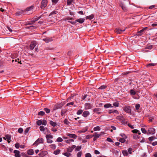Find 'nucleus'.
Returning <instances> with one entry per match:
<instances>
[{"label": "nucleus", "mask_w": 157, "mask_h": 157, "mask_svg": "<svg viewBox=\"0 0 157 157\" xmlns=\"http://www.w3.org/2000/svg\"><path fill=\"white\" fill-rule=\"evenodd\" d=\"M73 150L71 147H69L67 148V151L70 153L72 152Z\"/></svg>", "instance_id": "obj_33"}, {"label": "nucleus", "mask_w": 157, "mask_h": 157, "mask_svg": "<svg viewBox=\"0 0 157 157\" xmlns=\"http://www.w3.org/2000/svg\"><path fill=\"white\" fill-rule=\"evenodd\" d=\"M48 154V152L47 151H43L41 153H40L39 155L40 157H43L45 156L46 155Z\"/></svg>", "instance_id": "obj_16"}, {"label": "nucleus", "mask_w": 157, "mask_h": 157, "mask_svg": "<svg viewBox=\"0 0 157 157\" xmlns=\"http://www.w3.org/2000/svg\"><path fill=\"white\" fill-rule=\"evenodd\" d=\"M148 132L149 133L153 135L155 133V129L153 128H150L148 129Z\"/></svg>", "instance_id": "obj_8"}, {"label": "nucleus", "mask_w": 157, "mask_h": 157, "mask_svg": "<svg viewBox=\"0 0 157 157\" xmlns=\"http://www.w3.org/2000/svg\"><path fill=\"white\" fill-rule=\"evenodd\" d=\"M101 109L99 108H95L94 109L93 111L97 114H100L101 113Z\"/></svg>", "instance_id": "obj_10"}, {"label": "nucleus", "mask_w": 157, "mask_h": 157, "mask_svg": "<svg viewBox=\"0 0 157 157\" xmlns=\"http://www.w3.org/2000/svg\"><path fill=\"white\" fill-rule=\"evenodd\" d=\"M82 152L81 151L78 152L77 154V157H80L82 155Z\"/></svg>", "instance_id": "obj_60"}, {"label": "nucleus", "mask_w": 157, "mask_h": 157, "mask_svg": "<svg viewBox=\"0 0 157 157\" xmlns=\"http://www.w3.org/2000/svg\"><path fill=\"white\" fill-rule=\"evenodd\" d=\"M45 114L44 112L43 111H41L39 112L38 113V115L40 116H43Z\"/></svg>", "instance_id": "obj_45"}, {"label": "nucleus", "mask_w": 157, "mask_h": 157, "mask_svg": "<svg viewBox=\"0 0 157 157\" xmlns=\"http://www.w3.org/2000/svg\"><path fill=\"white\" fill-rule=\"evenodd\" d=\"M18 132L21 133L23 132V129H22V128H19V129L18 130Z\"/></svg>", "instance_id": "obj_55"}, {"label": "nucleus", "mask_w": 157, "mask_h": 157, "mask_svg": "<svg viewBox=\"0 0 157 157\" xmlns=\"http://www.w3.org/2000/svg\"><path fill=\"white\" fill-rule=\"evenodd\" d=\"M27 154L30 155H32L34 153V151L33 149L29 150L27 151Z\"/></svg>", "instance_id": "obj_24"}, {"label": "nucleus", "mask_w": 157, "mask_h": 157, "mask_svg": "<svg viewBox=\"0 0 157 157\" xmlns=\"http://www.w3.org/2000/svg\"><path fill=\"white\" fill-rule=\"evenodd\" d=\"M60 108V107H59V106L58 105H56L54 106V107L53 108V110H55L56 109H58Z\"/></svg>", "instance_id": "obj_48"}, {"label": "nucleus", "mask_w": 157, "mask_h": 157, "mask_svg": "<svg viewBox=\"0 0 157 157\" xmlns=\"http://www.w3.org/2000/svg\"><path fill=\"white\" fill-rule=\"evenodd\" d=\"M46 139H47V142L48 143H52L53 142L52 140L51 139H50L49 138H46Z\"/></svg>", "instance_id": "obj_54"}, {"label": "nucleus", "mask_w": 157, "mask_h": 157, "mask_svg": "<svg viewBox=\"0 0 157 157\" xmlns=\"http://www.w3.org/2000/svg\"><path fill=\"white\" fill-rule=\"evenodd\" d=\"M125 30V29L123 30L120 29H116L115 30V32L118 34H121L122 32H124Z\"/></svg>", "instance_id": "obj_17"}, {"label": "nucleus", "mask_w": 157, "mask_h": 157, "mask_svg": "<svg viewBox=\"0 0 157 157\" xmlns=\"http://www.w3.org/2000/svg\"><path fill=\"white\" fill-rule=\"evenodd\" d=\"M104 107L105 108L107 109L109 108H113V106H112V104H111L107 103L104 105Z\"/></svg>", "instance_id": "obj_19"}, {"label": "nucleus", "mask_w": 157, "mask_h": 157, "mask_svg": "<svg viewBox=\"0 0 157 157\" xmlns=\"http://www.w3.org/2000/svg\"><path fill=\"white\" fill-rule=\"evenodd\" d=\"M101 135V133L98 134L97 132H95L94 134V135L92 136H95L97 139Z\"/></svg>", "instance_id": "obj_29"}, {"label": "nucleus", "mask_w": 157, "mask_h": 157, "mask_svg": "<svg viewBox=\"0 0 157 157\" xmlns=\"http://www.w3.org/2000/svg\"><path fill=\"white\" fill-rule=\"evenodd\" d=\"M74 3V0H67V4L68 6L73 5Z\"/></svg>", "instance_id": "obj_23"}, {"label": "nucleus", "mask_w": 157, "mask_h": 157, "mask_svg": "<svg viewBox=\"0 0 157 157\" xmlns=\"http://www.w3.org/2000/svg\"><path fill=\"white\" fill-rule=\"evenodd\" d=\"M30 128L29 127V128H28L26 129L25 130V134H26L27 133L29 132V130Z\"/></svg>", "instance_id": "obj_61"}, {"label": "nucleus", "mask_w": 157, "mask_h": 157, "mask_svg": "<svg viewBox=\"0 0 157 157\" xmlns=\"http://www.w3.org/2000/svg\"><path fill=\"white\" fill-rule=\"evenodd\" d=\"M45 128L43 126H41L40 127V129L41 131L43 132Z\"/></svg>", "instance_id": "obj_53"}, {"label": "nucleus", "mask_w": 157, "mask_h": 157, "mask_svg": "<svg viewBox=\"0 0 157 157\" xmlns=\"http://www.w3.org/2000/svg\"><path fill=\"white\" fill-rule=\"evenodd\" d=\"M50 124L53 127H55L57 125L56 123L55 122L52 121H50Z\"/></svg>", "instance_id": "obj_30"}, {"label": "nucleus", "mask_w": 157, "mask_h": 157, "mask_svg": "<svg viewBox=\"0 0 157 157\" xmlns=\"http://www.w3.org/2000/svg\"><path fill=\"white\" fill-rule=\"evenodd\" d=\"M107 140L109 142H113V141L110 138H107Z\"/></svg>", "instance_id": "obj_62"}, {"label": "nucleus", "mask_w": 157, "mask_h": 157, "mask_svg": "<svg viewBox=\"0 0 157 157\" xmlns=\"http://www.w3.org/2000/svg\"><path fill=\"white\" fill-rule=\"evenodd\" d=\"M62 155L67 157H69L72 156V155L70 153L67 151L66 152L63 153Z\"/></svg>", "instance_id": "obj_21"}, {"label": "nucleus", "mask_w": 157, "mask_h": 157, "mask_svg": "<svg viewBox=\"0 0 157 157\" xmlns=\"http://www.w3.org/2000/svg\"><path fill=\"white\" fill-rule=\"evenodd\" d=\"M90 115V113L89 111H85L83 112L82 116L84 117H86Z\"/></svg>", "instance_id": "obj_9"}, {"label": "nucleus", "mask_w": 157, "mask_h": 157, "mask_svg": "<svg viewBox=\"0 0 157 157\" xmlns=\"http://www.w3.org/2000/svg\"><path fill=\"white\" fill-rule=\"evenodd\" d=\"M50 147L52 149H55L56 148V145L55 144H52L50 145Z\"/></svg>", "instance_id": "obj_50"}, {"label": "nucleus", "mask_w": 157, "mask_h": 157, "mask_svg": "<svg viewBox=\"0 0 157 157\" xmlns=\"http://www.w3.org/2000/svg\"><path fill=\"white\" fill-rule=\"evenodd\" d=\"M136 94V92L133 90H130V94L131 95H135Z\"/></svg>", "instance_id": "obj_41"}, {"label": "nucleus", "mask_w": 157, "mask_h": 157, "mask_svg": "<svg viewBox=\"0 0 157 157\" xmlns=\"http://www.w3.org/2000/svg\"><path fill=\"white\" fill-rule=\"evenodd\" d=\"M156 65L155 64L151 63L148 64L147 65V67H151V66H155Z\"/></svg>", "instance_id": "obj_59"}, {"label": "nucleus", "mask_w": 157, "mask_h": 157, "mask_svg": "<svg viewBox=\"0 0 157 157\" xmlns=\"http://www.w3.org/2000/svg\"><path fill=\"white\" fill-rule=\"evenodd\" d=\"M44 110L46 112V113H48L50 112V110L48 108H45L44 109Z\"/></svg>", "instance_id": "obj_51"}, {"label": "nucleus", "mask_w": 157, "mask_h": 157, "mask_svg": "<svg viewBox=\"0 0 157 157\" xmlns=\"http://www.w3.org/2000/svg\"><path fill=\"white\" fill-rule=\"evenodd\" d=\"M139 131L137 129H134L132 131V132L133 133H137Z\"/></svg>", "instance_id": "obj_63"}, {"label": "nucleus", "mask_w": 157, "mask_h": 157, "mask_svg": "<svg viewBox=\"0 0 157 157\" xmlns=\"http://www.w3.org/2000/svg\"><path fill=\"white\" fill-rule=\"evenodd\" d=\"M81 149V146H78L76 147L75 149V151H80Z\"/></svg>", "instance_id": "obj_36"}, {"label": "nucleus", "mask_w": 157, "mask_h": 157, "mask_svg": "<svg viewBox=\"0 0 157 157\" xmlns=\"http://www.w3.org/2000/svg\"><path fill=\"white\" fill-rule=\"evenodd\" d=\"M120 136L122 137L123 138H127V137L126 135L124 133H123L120 134Z\"/></svg>", "instance_id": "obj_44"}, {"label": "nucleus", "mask_w": 157, "mask_h": 157, "mask_svg": "<svg viewBox=\"0 0 157 157\" xmlns=\"http://www.w3.org/2000/svg\"><path fill=\"white\" fill-rule=\"evenodd\" d=\"M67 135L69 137L72 138L74 139H76L77 138V136L74 134L67 133Z\"/></svg>", "instance_id": "obj_7"}, {"label": "nucleus", "mask_w": 157, "mask_h": 157, "mask_svg": "<svg viewBox=\"0 0 157 157\" xmlns=\"http://www.w3.org/2000/svg\"><path fill=\"white\" fill-rule=\"evenodd\" d=\"M42 40L47 43L51 42L53 40L52 38H49L48 37L43 38Z\"/></svg>", "instance_id": "obj_15"}, {"label": "nucleus", "mask_w": 157, "mask_h": 157, "mask_svg": "<svg viewBox=\"0 0 157 157\" xmlns=\"http://www.w3.org/2000/svg\"><path fill=\"white\" fill-rule=\"evenodd\" d=\"M60 150L57 149V150H55L54 151L53 153L55 155H57L59 154L60 153Z\"/></svg>", "instance_id": "obj_31"}, {"label": "nucleus", "mask_w": 157, "mask_h": 157, "mask_svg": "<svg viewBox=\"0 0 157 157\" xmlns=\"http://www.w3.org/2000/svg\"><path fill=\"white\" fill-rule=\"evenodd\" d=\"M40 18V17H35L34 19H33L31 22H29L28 24L29 25H31L33 24L35 21H37L38 20H39Z\"/></svg>", "instance_id": "obj_11"}, {"label": "nucleus", "mask_w": 157, "mask_h": 157, "mask_svg": "<svg viewBox=\"0 0 157 157\" xmlns=\"http://www.w3.org/2000/svg\"><path fill=\"white\" fill-rule=\"evenodd\" d=\"M13 153L15 154L14 156L15 157H21L20 151L17 150L14 151Z\"/></svg>", "instance_id": "obj_14"}, {"label": "nucleus", "mask_w": 157, "mask_h": 157, "mask_svg": "<svg viewBox=\"0 0 157 157\" xmlns=\"http://www.w3.org/2000/svg\"><path fill=\"white\" fill-rule=\"evenodd\" d=\"M46 138L52 139L53 138V136L52 135L50 134H47L46 136Z\"/></svg>", "instance_id": "obj_37"}, {"label": "nucleus", "mask_w": 157, "mask_h": 157, "mask_svg": "<svg viewBox=\"0 0 157 157\" xmlns=\"http://www.w3.org/2000/svg\"><path fill=\"white\" fill-rule=\"evenodd\" d=\"M119 5L124 11L126 12L127 10V8L125 6V3L124 2H121L119 3Z\"/></svg>", "instance_id": "obj_3"}, {"label": "nucleus", "mask_w": 157, "mask_h": 157, "mask_svg": "<svg viewBox=\"0 0 157 157\" xmlns=\"http://www.w3.org/2000/svg\"><path fill=\"white\" fill-rule=\"evenodd\" d=\"M85 109L87 110L91 108V105L90 103H86L84 105Z\"/></svg>", "instance_id": "obj_13"}, {"label": "nucleus", "mask_w": 157, "mask_h": 157, "mask_svg": "<svg viewBox=\"0 0 157 157\" xmlns=\"http://www.w3.org/2000/svg\"><path fill=\"white\" fill-rule=\"evenodd\" d=\"M126 138H121L119 140V141L121 143H124L126 140H125Z\"/></svg>", "instance_id": "obj_35"}, {"label": "nucleus", "mask_w": 157, "mask_h": 157, "mask_svg": "<svg viewBox=\"0 0 157 157\" xmlns=\"http://www.w3.org/2000/svg\"><path fill=\"white\" fill-rule=\"evenodd\" d=\"M122 153L124 156H127L128 155V151L126 150H124L122 151Z\"/></svg>", "instance_id": "obj_25"}, {"label": "nucleus", "mask_w": 157, "mask_h": 157, "mask_svg": "<svg viewBox=\"0 0 157 157\" xmlns=\"http://www.w3.org/2000/svg\"><path fill=\"white\" fill-rule=\"evenodd\" d=\"M42 124L44 125H46L47 124V121L45 120H43L42 121Z\"/></svg>", "instance_id": "obj_58"}, {"label": "nucleus", "mask_w": 157, "mask_h": 157, "mask_svg": "<svg viewBox=\"0 0 157 157\" xmlns=\"http://www.w3.org/2000/svg\"><path fill=\"white\" fill-rule=\"evenodd\" d=\"M83 111L82 109H79V110H78L77 111V112L76 113V114L77 115H78L81 114L82 113Z\"/></svg>", "instance_id": "obj_38"}, {"label": "nucleus", "mask_w": 157, "mask_h": 157, "mask_svg": "<svg viewBox=\"0 0 157 157\" xmlns=\"http://www.w3.org/2000/svg\"><path fill=\"white\" fill-rule=\"evenodd\" d=\"M128 153L130 154H132V148H129L128 149Z\"/></svg>", "instance_id": "obj_47"}, {"label": "nucleus", "mask_w": 157, "mask_h": 157, "mask_svg": "<svg viewBox=\"0 0 157 157\" xmlns=\"http://www.w3.org/2000/svg\"><path fill=\"white\" fill-rule=\"evenodd\" d=\"M123 110L127 113H131V110L129 106H125Z\"/></svg>", "instance_id": "obj_6"}, {"label": "nucleus", "mask_w": 157, "mask_h": 157, "mask_svg": "<svg viewBox=\"0 0 157 157\" xmlns=\"http://www.w3.org/2000/svg\"><path fill=\"white\" fill-rule=\"evenodd\" d=\"M141 131H142V133H143L144 134L146 133L147 131L145 130V128H141Z\"/></svg>", "instance_id": "obj_57"}, {"label": "nucleus", "mask_w": 157, "mask_h": 157, "mask_svg": "<svg viewBox=\"0 0 157 157\" xmlns=\"http://www.w3.org/2000/svg\"><path fill=\"white\" fill-rule=\"evenodd\" d=\"M86 157H91V155L90 153H87L85 155Z\"/></svg>", "instance_id": "obj_64"}, {"label": "nucleus", "mask_w": 157, "mask_h": 157, "mask_svg": "<svg viewBox=\"0 0 157 157\" xmlns=\"http://www.w3.org/2000/svg\"><path fill=\"white\" fill-rule=\"evenodd\" d=\"M37 45V43L36 41L32 42L29 45L30 49L33 50L36 47Z\"/></svg>", "instance_id": "obj_4"}, {"label": "nucleus", "mask_w": 157, "mask_h": 157, "mask_svg": "<svg viewBox=\"0 0 157 157\" xmlns=\"http://www.w3.org/2000/svg\"><path fill=\"white\" fill-rule=\"evenodd\" d=\"M5 140L7 139L8 140H10L11 138V136L10 135L7 134L5 136V137L3 138Z\"/></svg>", "instance_id": "obj_26"}, {"label": "nucleus", "mask_w": 157, "mask_h": 157, "mask_svg": "<svg viewBox=\"0 0 157 157\" xmlns=\"http://www.w3.org/2000/svg\"><path fill=\"white\" fill-rule=\"evenodd\" d=\"M44 142V139L43 138L38 139L35 142L34 144H37L39 143H42Z\"/></svg>", "instance_id": "obj_12"}, {"label": "nucleus", "mask_w": 157, "mask_h": 157, "mask_svg": "<svg viewBox=\"0 0 157 157\" xmlns=\"http://www.w3.org/2000/svg\"><path fill=\"white\" fill-rule=\"evenodd\" d=\"M155 138L154 136H152L150 137H149L148 138V140L150 141H153L154 139H155Z\"/></svg>", "instance_id": "obj_43"}, {"label": "nucleus", "mask_w": 157, "mask_h": 157, "mask_svg": "<svg viewBox=\"0 0 157 157\" xmlns=\"http://www.w3.org/2000/svg\"><path fill=\"white\" fill-rule=\"evenodd\" d=\"M123 117L122 116H118L117 117V119L120 121L123 120Z\"/></svg>", "instance_id": "obj_46"}, {"label": "nucleus", "mask_w": 157, "mask_h": 157, "mask_svg": "<svg viewBox=\"0 0 157 157\" xmlns=\"http://www.w3.org/2000/svg\"><path fill=\"white\" fill-rule=\"evenodd\" d=\"M113 106H115V107H118L119 105V103L118 102H114L113 104Z\"/></svg>", "instance_id": "obj_42"}, {"label": "nucleus", "mask_w": 157, "mask_h": 157, "mask_svg": "<svg viewBox=\"0 0 157 157\" xmlns=\"http://www.w3.org/2000/svg\"><path fill=\"white\" fill-rule=\"evenodd\" d=\"M34 6H32L29 7L27 8L26 9V11H31V13H32L33 11V9Z\"/></svg>", "instance_id": "obj_20"}, {"label": "nucleus", "mask_w": 157, "mask_h": 157, "mask_svg": "<svg viewBox=\"0 0 157 157\" xmlns=\"http://www.w3.org/2000/svg\"><path fill=\"white\" fill-rule=\"evenodd\" d=\"M106 86L102 85V86H100L99 88V89H101V90H103V89L106 88Z\"/></svg>", "instance_id": "obj_49"}, {"label": "nucleus", "mask_w": 157, "mask_h": 157, "mask_svg": "<svg viewBox=\"0 0 157 157\" xmlns=\"http://www.w3.org/2000/svg\"><path fill=\"white\" fill-rule=\"evenodd\" d=\"M101 130V128L99 126H96L94 128V130L95 131H99Z\"/></svg>", "instance_id": "obj_32"}, {"label": "nucleus", "mask_w": 157, "mask_h": 157, "mask_svg": "<svg viewBox=\"0 0 157 157\" xmlns=\"http://www.w3.org/2000/svg\"><path fill=\"white\" fill-rule=\"evenodd\" d=\"M108 113L109 114L115 113L117 114H119V112L117 110H113V109H110L108 110Z\"/></svg>", "instance_id": "obj_18"}, {"label": "nucleus", "mask_w": 157, "mask_h": 157, "mask_svg": "<svg viewBox=\"0 0 157 157\" xmlns=\"http://www.w3.org/2000/svg\"><path fill=\"white\" fill-rule=\"evenodd\" d=\"M42 121L41 120H39L36 121V124L39 126L40 125L42 124Z\"/></svg>", "instance_id": "obj_40"}, {"label": "nucleus", "mask_w": 157, "mask_h": 157, "mask_svg": "<svg viewBox=\"0 0 157 157\" xmlns=\"http://www.w3.org/2000/svg\"><path fill=\"white\" fill-rule=\"evenodd\" d=\"M153 48V46L152 45H149L147 46L146 48L148 49H151Z\"/></svg>", "instance_id": "obj_56"}, {"label": "nucleus", "mask_w": 157, "mask_h": 157, "mask_svg": "<svg viewBox=\"0 0 157 157\" xmlns=\"http://www.w3.org/2000/svg\"><path fill=\"white\" fill-rule=\"evenodd\" d=\"M94 17V15L93 14H91L90 15L87 16L86 17V19H88L89 20H91Z\"/></svg>", "instance_id": "obj_27"}, {"label": "nucleus", "mask_w": 157, "mask_h": 157, "mask_svg": "<svg viewBox=\"0 0 157 157\" xmlns=\"http://www.w3.org/2000/svg\"><path fill=\"white\" fill-rule=\"evenodd\" d=\"M63 140L61 137H58L57 138L56 140V141L57 142H61L63 141Z\"/></svg>", "instance_id": "obj_52"}, {"label": "nucleus", "mask_w": 157, "mask_h": 157, "mask_svg": "<svg viewBox=\"0 0 157 157\" xmlns=\"http://www.w3.org/2000/svg\"><path fill=\"white\" fill-rule=\"evenodd\" d=\"M48 1L47 0H42L41 2L40 7L42 9L45 7L47 4Z\"/></svg>", "instance_id": "obj_2"}, {"label": "nucleus", "mask_w": 157, "mask_h": 157, "mask_svg": "<svg viewBox=\"0 0 157 157\" xmlns=\"http://www.w3.org/2000/svg\"><path fill=\"white\" fill-rule=\"evenodd\" d=\"M64 123L65 124L67 125H69L70 124L69 122L68 121V120L67 119H65L64 120Z\"/></svg>", "instance_id": "obj_39"}, {"label": "nucleus", "mask_w": 157, "mask_h": 157, "mask_svg": "<svg viewBox=\"0 0 157 157\" xmlns=\"http://www.w3.org/2000/svg\"><path fill=\"white\" fill-rule=\"evenodd\" d=\"M24 12L23 11L21 10L17 12L16 13V15L20 16L24 14Z\"/></svg>", "instance_id": "obj_28"}, {"label": "nucleus", "mask_w": 157, "mask_h": 157, "mask_svg": "<svg viewBox=\"0 0 157 157\" xmlns=\"http://www.w3.org/2000/svg\"><path fill=\"white\" fill-rule=\"evenodd\" d=\"M85 19L84 18H81L78 19H77L76 20V22H78L79 23L82 24L85 21Z\"/></svg>", "instance_id": "obj_22"}, {"label": "nucleus", "mask_w": 157, "mask_h": 157, "mask_svg": "<svg viewBox=\"0 0 157 157\" xmlns=\"http://www.w3.org/2000/svg\"><path fill=\"white\" fill-rule=\"evenodd\" d=\"M147 27L144 28L142 29L137 32L136 35L138 36H141L147 30Z\"/></svg>", "instance_id": "obj_1"}, {"label": "nucleus", "mask_w": 157, "mask_h": 157, "mask_svg": "<svg viewBox=\"0 0 157 157\" xmlns=\"http://www.w3.org/2000/svg\"><path fill=\"white\" fill-rule=\"evenodd\" d=\"M49 132V131L48 130V128H45L44 130L43 131V132L45 134L48 133V132Z\"/></svg>", "instance_id": "obj_34"}, {"label": "nucleus", "mask_w": 157, "mask_h": 157, "mask_svg": "<svg viewBox=\"0 0 157 157\" xmlns=\"http://www.w3.org/2000/svg\"><path fill=\"white\" fill-rule=\"evenodd\" d=\"M57 12L56 11H53L51 12L49 15V17H53L54 18H56L57 17L56 15Z\"/></svg>", "instance_id": "obj_5"}]
</instances>
